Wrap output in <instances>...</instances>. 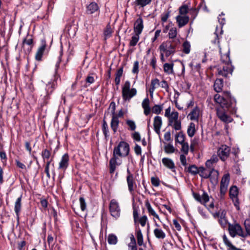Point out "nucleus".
<instances>
[{"label": "nucleus", "instance_id": "60", "mask_svg": "<svg viewBox=\"0 0 250 250\" xmlns=\"http://www.w3.org/2000/svg\"><path fill=\"white\" fill-rule=\"evenodd\" d=\"M139 72V62L135 61L133 64L132 72L134 74H137Z\"/></svg>", "mask_w": 250, "mask_h": 250}, {"label": "nucleus", "instance_id": "61", "mask_svg": "<svg viewBox=\"0 0 250 250\" xmlns=\"http://www.w3.org/2000/svg\"><path fill=\"white\" fill-rule=\"evenodd\" d=\"M147 221V217L146 215L143 216L139 220V222L142 227H144L146 225Z\"/></svg>", "mask_w": 250, "mask_h": 250}, {"label": "nucleus", "instance_id": "3", "mask_svg": "<svg viewBox=\"0 0 250 250\" xmlns=\"http://www.w3.org/2000/svg\"><path fill=\"white\" fill-rule=\"evenodd\" d=\"M129 152V145L125 142L121 141L114 147L113 154L118 157H125L128 155Z\"/></svg>", "mask_w": 250, "mask_h": 250}, {"label": "nucleus", "instance_id": "8", "mask_svg": "<svg viewBox=\"0 0 250 250\" xmlns=\"http://www.w3.org/2000/svg\"><path fill=\"white\" fill-rule=\"evenodd\" d=\"M161 52L165 53L167 57L175 52V46L169 42H163L159 46Z\"/></svg>", "mask_w": 250, "mask_h": 250}, {"label": "nucleus", "instance_id": "13", "mask_svg": "<svg viewBox=\"0 0 250 250\" xmlns=\"http://www.w3.org/2000/svg\"><path fill=\"white\" fill-rule=\"evenodd\" d=\"M133 29L135 34H141L144 29L143 20L142 17H140L135 21Z\"/></svg>", "mask_w": 250, "mask_h": 250}, {"label": "nucleus", "instance_id": "18", "mask_svg": "<svg viewBox=\"0 0 250 250\" xmlns=\"http://www.w3.org/2000/svg\"><path fill=\"white\" fill-rule=\"evenodd\" d=\"M176 21L179 27L181 28L186 25L189 21V17L188 16L179 15L176 17Z\"/></svg>", "mask_w": 250, "mask_h": 250}, {"label": "nucleus", "instance_id": "36", "mask_svg": "<svg viewBox=\"0 0 250 250\" xmlns=\"http://www.w3.org/2000/svg\"><path fill=\"white\" fill-rule=\"evenodd\" d=\"M155 236L158 239H164L166 237L165 233L160 229L156 228L154 230Z\"/></svg>", "mask_w": 250, "mask_h": 250}, {"label": "nucleus", "instance_id": "23", "mask_svg": "<svg viewBox=\"0 0 250 250\" xmlns=\"http://www.w3.org/2000/svg\"><path fill=\"white\" fill-rule=\"evenodd\" d=\"M119 121L118 119V116L115 115L112 116V119L111 121L110 126L113 130L114 133H116L117 131L119 126Z\"/></svg>", "mask_w": 250, "mask_h": 250}, {"label": "nucleus", "instance_id": "33", "mask_svg": "<svg viewBox=\"0 0 250 250\" xmlns=\"http://www.w3.org/2000/svg\"><path fill=\"white\" fill-rule=\"evenodd\" d=\"M152 0H135L134 4L139 7H144L149 5L151 2Z\"/></svg>", "mask_w": 250, "mask_h": 250}, {"label": "nucleus", "instance_id": "5", "mask_svg": "<svg viewBox=\"0 0 250 250\" xmlns=\"http://www.w3.org/2000/svg\"><path fill=\"white\" fill-rule=\"evenodd\" d=\"M229 182V174H225L222 178L220 183L219 198L221 200H223L227 192L228 185Z\"/></svg>", "mask_w": 250, "mask_h": 250}, {"label": "nucleus", "instance_id": "12", "mask_svg": "<svg viewBox=\"0 0 250 250\" xmlns=\"http://www.w3.org/2000/svg\"><path fill=\"white\" fill-rule=\"evenodd\" d=\"M99 7L95 2H91L86 7L85 13L87 14L91 15L95 13H98L97 15L99 16Z\"/></svg>", "mask_w": 250, "mask_h": 250}, {"label": "nucleus", "instance_id": "55", "mask_svg": "<svg viewBox=\"0 0 250 250\" xmlns=\"http://www.w3.org/2000/svg\"><path fill=\"white\" fill-rule=\"evenodd\" d=\"M177 32L175 27L171 28L169 31L168 36L170 39H174L177 36Z\"/></svg>", "mask_w": 250, "mask_h": 250}, {"label": "nucleus", "instance_id": "4", "mask_svg": "<svg viewBox=\"0 0 250 250\" xmlns=\"http://www.w3.org/2000/svg\"><path fill=\"white\" fill-rule=\"evenodd\" d=\"M215 39L212 41V43L214 44H217L218 47L219 48V52L221 55V61L223 64H228L230 63L231 64V62L229 58V49L227 47L226 51L223 53L221 48L220 47L219 44V35L215 33Z\"/></svg>", "mask_w": 250, "mask_h": 250}, {"label": "nucleus", "instance_id": "39", "mask_svg": "<svg viewBox=\"0 0 250 250\" xmlns=\"http://www.w3.org/2000/svg\"><path fill=\"white\" fill-rule=\"evenodd\" d=\"M199 175L205 179H208L209 177V171H207L204 167H199Z\"/></svg>", "mask_w": 250, "mask_h": 250}, {"label": "nucleus", "instance_id": "56", "mask_svg": "<svg viewBox=\"0 0 250 250\" xmlns=\"http://www.w3.org/2000/svg\"><path fill=\"white\" fill-rule=\"evenodd\" d=\"M81 209L83 211L85 210L86 208V204L85 199L83 197H80L79 199Z\"/></svg>", "mask_w": 250, "mask_h": 250}, {"label": "nucleus", "instance_id": "64", "mask_svg": "<svg viewBox=\"0 0 250 250\" xmlns=\"http://www.w3.org/2000/svg\"><path fill=\"white\" fill-rule=\"evenodd\" d=\"M180 160L182 165L186 166L187 165L185 154H181L180 156Z\"/></svg>", "mask_w": 250, "mask_h": 250}, {"label": "nucleus", "instance_id": "48", "mask_svg": "<svg viewBox=\"0 0 250 250\" xmlns=\"http://www.w3.org/2000/svg\"><path fill=\"white\" fill-rule=\"evenodd\" d=\"M107 241L109 244L115 245L117 243V237L114 234H109L107 238Z\"/></svg>", "mask_w": 250, "mask_h": 250}, {"label": "nucleus", "instance_id": "53", "mask_svg": "<svg viewBox=\"0 0 250 250\" xmlns=\"http://www.w3.org/2000/svg\"><path fill=\"white\" fill-rule=\"evenodd\" d=\"M55 88V83L53 82L48 83L46 85V92L48 94H51Z\"/></svg>", "mask_w": 250, "mask_h": 250}, {"label": "nucleus", "instance_id": "41", "mask_svg": "<svg viewBox=\"0 0 250 250\" xmlns=\"http://www.w3.org/2000/svg\"><path fill=\"white\" fill-rule=\"evenodd\" d=\"M223 240L225 244L228 247H229L231 250H237V248L234 246L231 243L228 239L227 236L224 234L223 236Z\"/></svg>", "mask_w": 250, "mask_h": 250}, {"label": "nucleus", "instance_id": "29", "mask_svg": "<svg viewBox=\"0 0 250 250\" xmlns=\"http://www.w3.org/2000/svg\"><path fill=\"white\" fill-rule=\"evenodd\" d=\"M200 110L197 107H195L191 112L189 114L190 119L191 120L198 121L199 117Z\"/></svg>", "mask_w": 250, "mask_h": 250}, {"label": "nucleus", "instance_id": "52", "mask_svg": "<svg viewBox=\"0 0 250 250\" xmlns=\"http://www.w3.org/2000/svg\"><path fill=\"white\" fill-rule=\"evenodd\" d=\"M219 222L221 226L223 228H225L227 225L228 221L223 213L221 214L219 218Z\"/></svg>", "mask_w": 250, "mask_h": 250}, {"label": "nucleus", "instance_id": "35", "mask_svg": "<svg viewBox=\"0 0 250 250\" xmlns=\"http://www.w3.org/2000/svg\"><path fill=\"white\" fill-rule=\"evenodd\" d=\"M196 132L195 125L194 123H190L188 126L187 133L189 137H193Z\"/></svg>", "mask_w": 250, "mask_h": 250}, {"label": "nucleus", "instance_id": "10", "mask_svg": "<svg viewBox=\"0 0 250 250\" xmlns=\"http://www.w3.org/2000/svg\"><path fill=\"white\" fill-rule=\"evenodd\" d=\"M109 210L111 215L117 219L120 215V208L118 203L115 199L111 200L109 204Z\"/></svg>", "mask_w": 250, "mask_h": 250}, {"label": "nucleus", "instance_id": "50", "mask_svg": "<svg viewBox=\"0 0 250 250\" xmlns=\"http://www.w3.org/2000/svg\"><path fill=\"white\" fill-rule=\"evenodd\" d=\"M62 51L60 52V54L58 58V60L55 64V78H56L57 75L58 70L60 66V63L62 61Z\"/></svg>", "mask_w": 250, "mask_h": 250}, {"label": "nucleus", "instance_id": "46", "mask_svg": "<svg viewBox=\"0 0 250 250\" xmlns=\"http://www.w3.org/2000/svg\"><path fill=\"white\" fill-rule=\"evenodd\" d=\"M164 150L166 153L170 154L174 153L175 152V148L172 145L168 144L165 146Z\"/></svg>", "mask_w": 250, "mask_h": 250}, {"label": "nucleus", "instance_id": "21", "mask_svg": "<svg viewBox=\"0 0 250 250\" xmlns=\"http://www.w3.org/2000/svg\"><path fill=\"white\" fill-rule=\"evenodd\" d=\"M149 104L150 101L148 97L144 99L142 103V106L144 110V113L146 116L150 113L151 111Z\"/></svg>", "mask_w": 250, "mask_h": 250}, {"label": "nucleus", "instance_id": "2", "mask_svg": "<svg viewBox=\"0 0 250 250\" xmlns=\"http://www.w3.org/2000/svg\"><path fill=\"white\" fill-rule=\"evenodd\" d=\"M129 81L125 82L122 87V97L125 102H129L131 99L137 94V90L135 88H130Z\"/></svg>", "mask_w": 250, "mask_h": 250}, {"label": "nucleus", "instance_id": "47", "mask_svg": "<svg viewBox=\"0 0 250 250\" xmlns=\"http://www.w3.org/2000/svg\"><path fill=\"white\" fill-rule=\"evenodd\" d=\"M188 6L186 4H184L179 7V12L181 16H185V15L188 13Z\"/></svg>", "mask_w": 250, "mask_h": 250}, {"label": "nucleus", "instance_id": "49", "mask_svg": "<svg viewBox=\"0 0 250 250\" xmlns=\"http://www.w3.org/2000/svg\"><path fill=\"white\" fill-rule=\"evenodd\" d=\"M140 34H135V35L133 36L131 38V40L130 41L129 45L131 46H134L136 45L139 40Z\"/></svg>", "mask_w": 250, "mask_h": 250}, {"label": "nucleus", "instance_id": "32", "mask_svg": "<svg viewBox=\"0 0 250 250\" xmlns=\"http://www.w3.org/2000/svg\"><path fill=\"white\" fill-rule=\"evenodd\" d=\"M174 64L173 63H166L164 64V71L167 74H171L174 73Z\"/></svg>", "mask_w": 250, "mask_h": 250}, {"label": "nucleus", "instance_id": "9", "mask_svg": "<svg viewBox=\"0 0 250 250\" xmlns=\"http://www.w3.org/2000/svg\"><path fill=\"white\" fill-rule=\"evenodd\" d=\"M230 148L227 145H222L217 150V155L222 161H225L229 157Z\"/></svg>", "mask_w": 250, "mask_h": 250}, {"label": "nucleus", "instance_id": "7", "mask_svg": "<svg viewBox=\"0 0 250 250\" xmlns=\"http://www.w3.org/2000/svg\"><path fill=\"white\" fill-rule=\"evenodd\" d=\"M233 67L231 64H224L222 67L220 66L217 68L218 74L219 76L227 78L232 75Z\"/></svg>", "mask_w": 250, "mask_h": 250}, {"label": "nucleus", "instance_id": "27", "mask_svg": "<svg viewBox=\"0 0 250 250\" xmlns=\"http://www.w3.org/2000/svg\"><path fill=\"white\" fill-rule=\"evenodd\" d=\"M41 155L44 162L46 161H49L51 158V150L47 148L44 149L42 150Z\"/></svg>", "mask_w": 250, "mask_h": 250}, {"label": "nucleus", "instance_id": "42", "mask_svg": "<svg viewBox=\"0 0 250 250\" xmlns=\"http://www.w3.org/2000/svg\"><path fill=\"white\" fill-rule=\"evenodd\" d=\"M112 34V30L110 25H108L104 30V39L106 40L111 37Z\"/></svg>", "mask_w": 250, "mask_h": 250}, {"label": "nucleus", "instance_id": "25", "mask_svg": "<svg viewBox=\"0 0 250 250\" xmlns=\"http://www.w3.org/2000/svg\"><path fill=\"white\" fill-rule=\"evenodd\" d=\"M162 163L167 168L170 169H173L175 168V164L173 161L170 158H164L162 160Z\"/></svg>", "mask_w": 250, "mask_h": 250}, {"label": "nucleus", "instance_id": "20", "mask_svg": "<svg viewBox=\"0 0 250 250\" xmlns=\"http://www.w3.org/2000/svg\"><path fill=\"white\" fill-rule=\"evenodd\" d=\"M219 172L217 170L212 168L209 170V177L210 182L213 185H216L218 181Z\"/></svg>", "mask_w": 250, "mask_h": 250}, {"label": "nucleus", "instance_id": "57", "mask_svg": "<svg viewBox=\"0 0 250 250\" xmlns=\"http://www.w3.org/2000/svg\"><path fill=\"white\" fill-rule=\"evenodd\" d=\"M126 124L129 126L130 129L131 130H135L136 127L135 122L130 120H128L126 121Z\"/></svg>", "mask_w": 250, "mask_h": 250}, {"label": "nucleus", "instance_id": "44", "mask_svg": "<svg viewBox=\"0 0 250 250\" xmlns=\"http://www.w3.org/2000/svg\"><path fill=\"white\" fill-rule=\"evenodd\" d=\"M136 237L138 245L140 246H142L143 245V236L140 229H139L136 231Z\"/></svg>", "mask_w": 250, "mask_h": 250}, {"label": "nucleus", "instance_id": "37", "mask_svg": "<svg viewBox=\"0 0 250 250\" xmlns=\"http://www.w3.org/2000/svg\"><path fill=\"white\" fill-rule=\"evenodd\" d=\"M245 231H244L245 238L250 236V220L246 219L244 223Z\"/></svg>", "mask_w": 250, "mask_h": 250}, {"label": "nucleus", "instance_id": "26", "mask_svg": "<svg viewBox=\"0 0 250 250\" xmlns=\"http://www.w3.org/2000/svg\"><path fill=\"white\" fill-rule=\"evenodd\" d=\"M160 85L159 80L157 78L152 79L151 81L150 88L149 89L150 95L151 97L153 96V92L158 86Z\"/></svg>", "mask_w": 250, "mask_h": 250}, {"label": "nucleus", "instance_id": "15", "mask_svg": "<svg viewBox=\"0 0 250 250\" xmlns=\"http://www.w3.org/2000/svg\"><path fill=\"white\" fill-rule=\"evenodd\" d=\"M25 44L28 45V48L26 49V50L25 51V53H29L33 47V40L32 37L27 35L26 37L24 39V40L22 41V47L24 49H25Z\"/></svg>", "mask_w": 250, "mask_h": 250}, {"label": "nucleus", "instance_id": "28", "mask_svg": "<svg viewBox=\"0 0 250 250\" xmlns=\"http://www.w3.org/2000/svg\"><path fill=\"white\" fill-rule=\"evenodd\" d=\"M223 80L222 79H217L214 83V90L217 92H220L222 91L223 87Z\"/></svg>", "mask_w": 250, "mask_h": 250}, {"label": "nucleus", "instance_id": "43", "mask_svg": "<svg viewBox=\"0 0 250 250\" xmlns=\"http://www.w3.org/2000/svg\"><path fill=\"white\" fill-rule=\"evenodd\" d=\"M188 171L191 174L195 175L199 173V167H198L195 165H192L188 167Z\"/></svg>", "mask_w": 250, "mask_h": 250}, {"label": "nucleus", "instance_id": "19", "mask_svg": "<svg viewBox=\"0 0 250 250\" xmlns=\"http://www.w3.org/2000/svg\"><path fill=\"white\" fill-rule=\"evenodd\" d=\"M162 125V118L160 116H156L154 119V129L158 135L160 133V129Z\"/></svg>", "mask_w": 250, "mask_h": 250}, {"label": "nucleus", "instance_id": "22", "mask_svg": "<svg viewBox=\"0 0 250 250\" xmlns=\"http://www.w3.org/2000/svg\"><path fill=\"white\" fill-rule=\"evenodd\" d=\"M46 48V44L45 42H42V45L38 48L36 55H35V58L36 60L37 61H41L42 56L43 54V53L44 52V50Z\"/></svg>", "mask_w": 250, "mask_h": 250}, {"label": "nucleus", "instance_id": "1", "mask_svg": "<svg viewBox=\"0 0 250 250\" xmlns=\"http://www.w3.org/2000/svg\"><path fill=\"white\" fill-rule=\"evenodd\" d=\"M214 100L221 106V107L216 109V114L218 118L226 124L232 122L233 119L227 114L225 109V108L229 109L230 107L234 108L236 105L235 99L231 97L230 92H225L222 96L216 94L214 96Z\"/></svg>", "mask_w": 250, "mask_h": 250}, {"label": "nucleus", "instance_id": "34", "mask_svg": "<svg viewBox=\"0 0 250 250\" xmlns=\"http://www.w3.org/2000/svg\"><path fill=\"white\" fill-rule=\"evenodd\" d=\"M102 131L104 136L105 140H107L109 137V129L108 125L106 122L105 121L104 119L103 120V123L102 125Z\"/></svg>", "mask_w": 250, "mask_h": 250}, {"label": "nucleus", "instance_id": "54", "mask_svg": "<svg viewBox=\"0 0 250 250\" xmlns=\"http://www.w3.org/2000/svg\"><path fill=\"white\" fill-rule=\"evenodd\" d=\"M182 145L181 151H182L185 155H187L188 152L189 146L187 142H185L181 144Z\"/></svg>", "mask_w": 250, "mask_h": 250}, {"label": "nucleus", "instance_id": "31", "mask_svg": "<svg viewBox=\"0 0 250 250\" xmlns=\"http://www.w3.org/2000/svg\"><path fill=\"white\" fill-rule=\"evenodd\" d=\"M146 207L148 210V213L150 215H152L156 218L160 220L159 215L156 213L154 210L152 208L150 203L148 201H146L145 203Z\"/></svg>", "mask_w": 250, "mask_h": 250}, {"label": "nucleus", "instance_id": "45", "mask_svg": "<svg viewBox=\"0 0 250 250\" xmlns=\"http://www.w3.org/2000/svg\"><path fill=\"white\" fill-rule=\"evenodd\" d=\"M190 51V44L189 42L186 41L183 44V52L185 54H189Z\"/></svg>", "mask_w": 250, "mask_h": 250}, {"label": "nucleus", "instance_id": "30", "mask_svg": "<svg viewBox=\"0 0 250 250\" xmlns=\"http://www.w3.org/2000/svg\"><path fill=\"white\" fill-rule=\"evenodd\" d=\"M179 114L177 111L172 112L171 113L168 118V124L169 126H172L173 122L178 121Z\"/></svg>", "mask_w": 250, "mask_h": 250}, {"label": "nucleus", "instance_id": "38", "mask_svg": "<svg viewBox=\"0 0 250 250\" xmlns=\"http://www.w3.org/2000/svg\"><path fill=\"white\" fill-rule=\"evenodd\" d=\"M229 195L230 198L238 197V189L236 186H233L230 187L229 191Z\"/></svg>", "mask_w": 250, "mask_h": 250}, {"label": "nucleus", "instance_id": "51", "mask_svg": "<svg viewBox=\"0 0 250 250\" xmlns=\"http://www.w3.org/2000/svg\"><path fill=\"white\" fill-rule=\"evenodd\" d=\"M163 108V105L155 104L152 108V112L153 113L159 114L162 111Z\"/></svg>", "mask_w": 250, "mask_h": 250}, {"label": "nucleus", "instance_id": "62", "mask_svg": "<svg viewBox=\"0 0 250 250\" xmlns=\"http://www.w3.org/2000/svg\"><path fill=\"white\" fill-rule=\"evenodd\" d=\"M233 203L234 206L236 207V209L238 210L240 209L239 208V202L238 197L231 198H230Z\"/></svg>", "mask_w": 250, "mask_h": 250}, {"label": "nucleus", "instance_id": "40", "mask_svg": "<svg viewBox=\"0 0 250 250\" xmlns=\"http://www.w3.org/2000/svg\"><path fill=\"white\" fill-rule=\"evenodd\" d=\"M175 142L180 144L185 143V135L182 132H179L175 136Z\"/></svg>", "mask_w": 250, "mask_h": 250}, {"label": "nucleus", "instance_id": "14", "mask_svg": "<svg viewBox=\"0 0 250 250\" xmlns=\"http://www.w3.org/2000/svg\"><path fill=\"white\" fill-rule=\"evenodd\" d=\"M21 198L22 195L16 199L14 205V211L16 215L18 224L19 223L20 213L21 209Z\"/></svg>", "mask_w": 250, "mask_h": 250}, {"label": "nucleus", "instance_id": "16", "mask_svg": "<svg viewBox=\"0 0 250 250\" xmlns=\"http://www.w3.org/2000/svg\"><path fill=\"white\" fill-rule=\"evenodd\" d=\"M69 161V156L67 153H65L61 158L60 162L59 164L58 168L60 169H62L63 170H66V169L68 167Z\"/></svg>", "mask_w": 250, "mask_h": 250}, {"label": "nucleus", "instance_id": "59", "mask_svg": "<svg viewBox=\"0 0 250 250\" xmlns=\"http://www.w3.org/2000/svg\"><path fill=\"white\" fill-rule=\"evenodd\" d=\"M173 127L176 130H179L181 128V121L178 120L176 122H173L172 125Z\"/></svg>", "mask_w": 250, "mask_h": 250}, {"label": "nucleus", "instance_id": "17", "mask_svg": "<svg viewBox=\"0 0 250 250\" xmlns=\"http://www.w3.org/2000/svg\"><path fill=\"white\" fill-rule=\"evenodd\" d=\"M193 195L194 199L201 204H205L209 201V196L208 193L205 191L201 196L197 193H193Z\"/></svg>", "mask_w": 250, "mask_h": 250}, {"label": "nucleus", "instance_id": "63", "mask_svg": "<svg viewBox=\"0 0 250 250\" xmlns=\"http://www.w3.org/2000/svg\"><path fill=\"white\" fill-rule=\"evenodd\" d=\"M109 109L111 110L112 115H115L116 104L115 102H112L110 103Z\"/></svg>", "mask_w": 250, "mask_h": 250}, {"label": "nucleus", "instance_id": "6", "mask_svg": "<svg viewBox=\"0 0 250 250\" xmlns=\"http://www.w3.org/2000/svg\"><path fill=\"white\" fill-rule=\"evenodd\" d=\"M229 231L230 235L234 237L238 235L243 238H245L244 231L241 226L238 224H229Z\"/></svg>", "mask_w": 250, "mask_h": 250}, {"label": "nucleus", "instance_id": "58", "mask_svg": "<svg viewBox=\"0 0 250 250\" xmlns=\"http://www.w3.org/2000/svg\"><path fill=\"white\" fill-rule=\"evenodd\" d=\"M151 184L155 187H158L160 185V180L157 177H151Z\"/></svg>", "mask_w": 250, "mask_h": 250}, {"label": "nucleus", "instance_id": "11", "mask_svg": "<svg viewBox=\"0 0 250 250\" xmlns=\"http://www.w3.org/2000/svg\"><path fill=\"white\" fill-rule=\"evenodd\" d=\"M122 164L121 161L119 160L117 155L113 154V157L109 161V172L110 173H113L116 168L117 166H120Z\"/></svg>", "mask_w": 250, "mask_h": 250}, {"label": "nucleus", "instance_id": "24", "mask_svg": "<svg viewBox=\"0 0 250 250\" xmlns=\"http://www.w3.org/2000/svg\"><path fill=\"white\" fill-rule=\"evenodd\" d=\"M126 181L127 183L128 190L131 194H133L134 190V185L135 183L134 180L133 176H130L126 177Z\"/></svg>", "mask_w": 250, "mask_h": 250}]
</instances>
